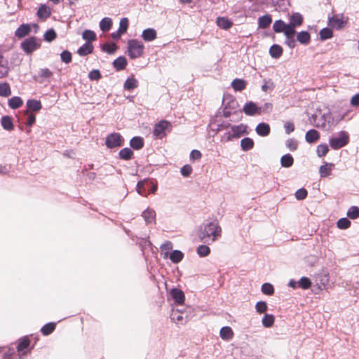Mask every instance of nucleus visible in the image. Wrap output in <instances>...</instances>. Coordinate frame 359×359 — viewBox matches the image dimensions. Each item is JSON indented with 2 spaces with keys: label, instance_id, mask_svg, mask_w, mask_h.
<instances>
[{
  "label": "nucleus",
  "instance_id": "obj_20",
  "mask_svg": "<svg viewBox=\"0 0 359 359\" xmlns=\"http://www.w3.org/2000/svg\"><path fill=\"white\" fill-rule=\"evenodd\" d=\"M303 22V17L299 13H292L290 18L289 25L293 27H298Z\"/></svg>",
  "mask_w": 359,
  "mask_h": 359
},
{
  "label": "nucleus",
  "instance_id": "obj_16",
  "mask_svg": "<svg viewBox=\"0 0 359 359\" xmlns=\"http://www.w3.org/2000/svg\"><path fill=\"white\" fill-rule=\"evenodd\" d=\"M320 138L319 133L314 129L309 130L305 135V140L308 143H313L318 141Z\"/></svg>",
  "mask_w": 359,
  "mask_h": 359
},
{
  "label": "nucleus",
  "instance_id": "obj_46",
  "mask_svg": "<svg viewBox=\"0 0 359 359\" xmlns=\"http://www.w3.org/2000/svg\"><path fill=\"white\" fill-rule=\"evenodd\" d=\"M30 344V341L29 339L27 337H23L22 339H21L18 344V346H17V350L18 352H22L25 349H26L27 348L29 347Z\"/></svg>",
  "mask_w": 359,
  "mask_h": 359
},
{
  "label": "nucleus",
  "instance_id": "obj_41",
  "mask_svg": "<svg viewBox=\"0 0 359 359\" xmlns=\"http://www.w3.org/2000/svg\"><path fill=\"white\" fill-rule=\"evenodd\" d=\"M138 86V81L135 78H128L124 83V88L128 90H132Z\"/></svg>",
  "mask_w": 359,
  "mask_h": 359
},
{
  "label": "nucleus",
  "instance_id": "obj_37",
  "mask_svg": "<svg viewBox=\"0 0 359 359\" xmlns=\"http://www.w3.org/2000/svg\"><path fill=\"white\" fill-rule=\"evenodd\" d=\"M27 106L29 109L34 111H39L42 107L41 102L36 100H27Z\"/></svg>",
  "mask_w": 359,
  "mask_h": 359
},
{
  "label": "nucleus",
  "instance_id": "obj_26",
  "mask_svg": "<svg viewBox=\"0 0 359 359\" xmlns=\"http://www.w3.org/2000/svg\"><path fill=\"white\" fill-rule=\"evenodd\" d=\"M219 334L222 339L229 340L233 337V332L230 327L225 326L221 328Z\"/></svg>",
  "mask_w": 359,
  "mask_h": 359
},
{
  "label": "nucleus",
  "instance_id": "obj_43",
  "mask_svg": "<svg viewBox=\"0 0 359 359\" xmlns=\"http://www.w3.org/2000/svg\"><path fill=\"white\" fill-rule=\"evenodd\" d=\"M264 327H271L274 323V316L271 314H265L262 319Z\"/></svg>",
  "mask_w": 359,
  "mask_h": 359
},
{
  "label": "nucleus",
  "instance_id": "obj_39",
  "mask_svg": "<svg viewBox=\"0 0 359 359\" xmlns=\"http://www.w3.org/2000/svg\"><path fill=\"white\" fill-rule=\"evenodd\" d=\"M11 95V90L8 83H0V96L7 97Z\"/></svg>",
  "mask_w": 359,
  "mask_h": 359
},
{
  "label": "nucleus",
  "instance_id": "obj_28",
  "mask_svg": "<svg viewBox=\"0 0 359 359\" xmlns=\"http://www.w3.org/2000/svg\"><path fill=\"white\" fill-rule=\"evenodd\" d=\"M223 104L224 106L227 105L228 109H230L231 110L236 109L238 106L236 100L230 96H226L224 97Z\"/></svg>",
  "mask_w": 359,
  "mask_h": 359
},
{
  "label": "nucleus",
  "instance_id": "obj_45",
  "mask_svg": "<svg viewBox=\"0 0 359 359\" xmlns=\"http://www.w3.org/2000/svg\"><path fill=\"white\" fill-rule=\"evenodd\" d=\"M55 328V323H48L42 327L41 332L43 335L47 336L52 333L54 331Z\"/></svg>",
  "mask_w": 359,
  "mask_h": 359
},
{
  "label": "nucleus",
  "instance_id": "obj_63",
  "mask_svg": "<svg viewBox=\"0 0 359 359\" xmlns=\"http://www.w3.org/2000/svg\"><path fill=\"white\" fill-rule=\"evenodd\" d=\"M308 192L304 188L299 189L295 193V197L297 200H303L307 196Z\"/></svg>",
  "mask_w": 359,
  "mask_h": 359
},
{
  "label": "nucleus",
  "instance_id": "obj_5",
  "mask_svg": "<svg viewBox=\"0 0 359 359\" xmlns=\"http://www.w3.org/2000/svg\"><path fill=\"white\" fill-rule=\"evenodd\" d=\"M172 128L171 123L165 120H162L155 124L153 134L155 137L162 139L166 135L167 132H170Z\"/></svg>",
  "mask_w": 359,
  "mask_h": 359
},
{
  "label": "nucleus",
  "instance_id": "obj_10",
  "mask_svg": "<svg viewBox=\"0 0 359 359\" xmlns=\"http://www.w3.org/2000/svg\"><path fill=\"white\" fill-rule=\"evenodd\" d=\"M346 23L344 20L343 17H339L338 15H334L329 19V25L334 29H341Z\"/></svg>",
  "mask_w": 359,
  "mask_h": 359
},
{
  "label": "nucleus",
  "instance_id": "obj_64",
  "mask_svg": "<svg viewBox=\"0 0 359 359\" xmlns=\"http://www.w3.org/2000/svg\"><path fill=\"white\" fill-rule=\"evenodd\" d=\"M88 78L92 81H97L101 78V74L97 69H93L88 74Z\"/></svg>",
  "mask_w": 359,
  "mask_h": 359
},
{
  "label": "nucleus",
  "instance_id": "obj_25",
  "mask_svg": "<svg viewBox=\"0 0 359 359\" xmlns=\"http://www.w3.org/2000/svg\"><path fill=\"white\" fill-rule=\"evenodd\" d=\"M269 54L271 56V57L278 59L283 54V48L279 45L273 44V46H271L269 49Z\"/></svg>",
  "mask_w": 359,
  "mask_h": 359
},
{
  "label": "nucleus",
  "instance_id": "obj_62",
  "mask_svg": "<svg viewBox=\"0 0 359 359\" xmlns=\"http://www.w3.org/2000/svg\"><path fill=\"white\" fill-rule=\"evenodd\" d=\"M286 147L292 151H295L297 148V141L294 139H288L285 142Z\"/></svg>",
  "mask_w": 359,
  "mask_h": 359
},
{
  "label": "nucleus",
  "instance_id": "obj_42",
  "mask_svg": "<svg viewBox=\"0 0 359 359\" xmlns=\"http://www.w3.org/2000/svg\"><path fill=\"white\" fill-rule=\"evenodd\" d=\"M286 25L287 24L284 21L278 20L274 22L273 29L276 33L284 32Z\"/></svg>",
  "mask_w": 359,
  "mask_h": 359
},
{
  "label": "nucleus",
  "instance_id": "obj_55",
  "mask_svg": "<svg viewBox=\"0 0 359 359\" xmlns=\"http://www.w3.org/2000/svg\"><path fill=\"white\" fill-rule=\"evenodd\" d=\"M56 36L57 34L53 29L47 30L43 35L44 40L48 42L53 41L56 38Z\"/></svg>",
  "mask_w": 359,
  "mask_h": 359
},
{
  "label": "nucleus",
  "instance_id": "obj_48",
  "mask_svg": "<svg viewBox=\"0 0 359 359\" xmlns=\"http://www.w3.org/2000/svg\"><path fill=\"white\" fill-rule=\"evenodd\" d=\"M210 252V249L208 245H201L197 248V253L201 257L208 256Z\"/></svg>",
  "mask_w": 359,
  "mask_h": 359
},
{
  "label": "nucleus",
  "instance_id": "obj_15",
  "mask_svg": "<svg viewBox=\"0 0 359 359\" xmlns=\"http://www.w3.org/2000/svg\"><path fill=\"white\" fill-rule=\"evenodd\" d=\"M93 51V46L90 42H86L83 45H82L77 50V53L80 56H86Z\"/></svg>",
  "mask_w": 359,
  "mask_h": 359
},
{
  "label": "nucleus",
  "instance_id": "obj_33",
  "mask_svg": "<svg viewBox=\"0 0 359 359\" xmlns=\"http://www.w3.org/2000/svg\"><path fill=\"white\" fill-rule=\"evenodd\" d=\"M112 26V20L110 18H104L100 22V28L104 32H108Z\"/></svg>",
  "mask_w": 359,
  "mask_h": 359
},
{
  "label": "nucleus",
  "instance_id": "obj_31",
  "mask_svg": "<svg viewBox=\"0 0 359 359\" xmlns=\"http://www.w3.org/2000/svg\"><path fill=\"white\" fill-rule=\"evenodd\" d=\"M293 157L290 154L283 155L280 158V164L282 167L290 168L293 165Z\"/></svg>",
  "mask_w": 359,
  "mask_h": 359
},
{
  "label": "nucleus",
  "instance_id": "obj_59",
  "mask_svg": "<svg viewBox=\"0 0 359 359\" xmlns=\"http://www.w3.org/2000/svg\"><path fill=\"white\" fill-rule=\"evenodd\" d=\"M72 58V53L69 50H63L60 54L61 60L66 64L71 62Z\"/></svg>",
  "mask_w": 359,
  "mask_h": 359
},
{
  "label": "nucleus",
  "instance_id": "obj_29",
  "mask_svg": "<svg viewBox=\"0 0 359 359\" xmlns=\"http://www.w3.org/2000/svg\"><path fill=\"white\" fill-rule=\"evenodd\" d=\"M333 167V163H325V165H321L319 168L320 176L322 177H325L330 175Z\"/></svg>",
  "mask_w": 359,
  "mask_h": 359
},
{
  "label": "nucleus",
  "instance_id": "obj_51",
  "mask_svg": "<svg viewBox=\"0 0 359 359\" xmlns=\"http://www.w3.org/2000/svg\"><path fill=\"white\" fill-rule=\"evenodd\" d=\"M347 216L352 219H357L359 217V208L351 206L347 211Z\"/></svg>",
  "mask_w": 359,
  "mask_h": 359
},
{
  "label": "nucleus",
  "instance_id": "obj_8",
  "mask_svg": "<svg viewBox=\"0 0 359 359\" xmlns=\"http://www.w3.org/2000/svg\"><path fill=\"white\" fill-rule=\"evenodd\" d=\"M243 111L248 116L259 115V108L257 104L252 101L247 102L244 105Z\"/></svg>",
  "mask_w": 359,
  "mask_h": 359
},
{
  "label": "nucleus",
  "instance_id": "obj_32",
  "mask_svg": "<svg viewBox=\"0 0 359 359\" xmlns=\"http://www.w3.org/2000/svg\"><path fill=\"white\" fill-rule=\"evenodd\" d=\"M211 124L213 126H216L215 128H213V130L217 132L226 130H228L231 126V123L229 121H222V123H217L216 121L211 122Z\"/></svg>",
  "mask_w": 359,
  "mask_h": 359
},
{
  "label": "nucleus",
  "instance_id": "obj_56",
  "mask_svg": "<svg viewBox=\"0 0 359 359\" xmlns=\"http://www.w3.org/2000/svg\"><path fill=\"white\" fill-rule=\"evenodd\" d=\"M299 287L302 289H309L311 285V282L309 278L306 277H302L298 282Z\"/></svg>",
  "mask_w": 359,
  "mask_h": 359
},
{
  "label": "nucleus",
  "instance_id": "obj_35",
  "mask_svg": "<svg viewBox=\"0 0 359 359\" xmlns=\"http://www.w3.org/2000/svg\"><path fill=\"white\" fill-rule=\"evenodd\" d=\"M170 319L175 323L183 324L184 323L183 315L178 310L172 311L170 313Z\"/></svg>",
  "mask_w": 359,
  "mask_h": 359
},
{
  "label": "nucleus",
  "instance_id": "obj_23",
  "mask_svg": "<svg viewBox=\"0 0 359 359\" xmlns=\"http://www.w3.org/2000/svg\"><path fill=\"white\" fill-rule=\"evenodd\" d=\"M297 40L303 45H307L311 41V36L308 32L302 31L297 35Z\"/></svg>",
  "mask_w": 359,
  "mask_h": 359
},
{
  "label": "nucleus",
  "instance_id": "obj_52",
  "mask_svg": "<svg viewBox=\"0 0 359 359\" xmlns=\"http://www.w3.org/2000/svg\"><path fill=\"white\" fill-rule=\"evenodd\" d=\"M128 27V20L127 18H123L121 19L119 22V27L118 29V32L121 34L126 32Z\"/></svg>",
  "mask_w": 359,
  "mask_h": 359
},
{
  "label": "nucleus",
  "instance_id": "obj_22",
  "mask_svg": "<svg viewBox=\"0 0 359 359\" xmlns=\"http://www.w3.org/2000/svg\"><path fill=\"white\" fill-rule=\"evenodd\" d=\"M127 65V60L123 56L117 57L113 62V66L117 71L123 70Z\"/></svg>",
  "mask_w": 359,
  "mask_h": 359
},
{
  "label": "nucleus",
  "instance_id": "obj_49",
  "mask_svg": "<svg viewBox=\"0 0 359 359\" xmlns=\"http://www.w3.org/2000/svg\"><path fill=\"white\" fill-rule=\"evenodd\" d=\"M351 226V222L348 219L343 217L337 222V226L340 229H346Z\"/></svg>",
  "mask_w": 359,
  "mask_h": 359
},
{
  "label": "nucleus",
  "instance_id": "obj_4",
  "mask_svg": "<svg viewBox=\"0 0 359 359\" xmlns=\"http://www.w3.org/2000/svg\"><path fill=\"white\" fill-rule=\"evenodd\" d=\"M348 140V134L346 131H341L337 137L330 138L329 143L332 149L337 150L346 146Z\"/></svg>",
  "mask_w": 359,
  "mask_h": 359
},
{
  "label": "nucleus",
  "instance_id": "obj_38",
  "mask_svg": "<svg viewBox=\"0 0 359 359\" xmlns=\"http://www.w3.org/2000/svg\"><path fill=\"white\" fill-rule=\"evenodd\" d=\"M133 155V151L128 147L123 148L120 150L118 153L119 158L123 160H130Z\"/></svg>",
  "mask_w": 359,
  "mask_h": 359
},
{
  "label": "nucleus",
  "instance_id": "obj_14",
  "mask_svg": "<svg viewBox=\"0 0 359 359\" xmlns=\"http://www.w3.org/2000/svg\"><path fill=\"white\" fill-rule=\"evenodd\" d=\"M157 34L154 29L147 28L143 30L142 37L145 41H152L156 38Z\"/></svg>",
  "mask_w": 359,
  "mask_h": 359
},
{
  "label": "nucleus",
  "instance_id": "obj_24",
  "mask_svg": "<svg viewBox=\"0 0 359 359\" xmlns=\"http://www.w3.org/2000/svg\"><path fill=\"white\" fill-rule=\"evenodd\" d=\"M216 22L219 27L224 29H228L233 25V22L225 17H218Z\"/></svg>",
  "mask_w": 359,
  "mask_h": 359
},
{
  "label": "nucleus",
  "instance_id": "obj_44",
  "mask_svg": "<svg viewBox=\"0 0 359 359\" xmlns=\"http://www.w3.org/2000/svg\"><path fill=\"white\" fill-rule=\"evenodd\" d=\"M82 38L84 40L88 41L87 42L91 43L92 41H94L96 40V34L93 31L86 29L83 32Z\"/></svg>",
  "mask_w": 359,
  "mask_h": 359
},
{
  "label": "nucleus",
  "instance_id": "obj_21",
  "mask_svg": "<svg viewBox=\"0 0 359 359\" xmlns=\"http://www.w3.org/2000/svg\"><path fill=\"white\" fill-rule=\"evenodd\" d=\"M272 22V18L270 15H264L258 18L259 27L262 29L267 28Z\"/></svg>",
  "mask_w": 359,
  "mask_h": 359
},
{
  "label": "nucleus",
  "instance_id": "obj_36",
  "mask_svg": "<svg viewBox=\"0 0 359 359\" xmlns=\"http://www.w3.org/2000/svg\"><path fill=\"white\" fill-rule=\"evenodd\" d=\"M241 147L243 151H249L254 147V142L250 137H245L241 141Z\"/></svg>",
  "mask_w": 359,
  "mask_h": 359
},
{
  "label": "nucleus",
  "instance_id": "obj_2",
  "mask_svg": "<svg viewBox=\"0 0 359 359\" xmlns=\"http://www.w3.org/2000/svg\"><path fill=\"white\" fill-rule=\"evenodd\" d=\"M229 130L225 132L222 136V141L230 142L234 139L239 138L244 134H247V126L241 123L238 126H233L231 124Z\"/></svg>",
  "mask_w": 359,
  "mask_h": 359
},
{
  "label": "nucleus",
  "instance_id": "obj_19",
  "mask_svg": "<svg viewBox=\"0 0 359 359\" xmlns=\"http://www.w3.org/2000/svg\"><path fill=\"white\" fill-rule=\"evenodd\" d=\"M247 82L242 79H235L231 82V86L236 91H242L246 88Z\"/></svg>",
  "mask_w": 359,
  "mask_h": 359
},
{
  "label": "nucleus",
  "instance_id": "obj_3",
  "mask_svg": "<svg viewBox=\"0 0 359 359\" xmlns=\"http://www.w3.org/2000/svg\"><path fill=\"white\" fill-rule=\"evenodd\" d=\"M144 50V45L141 41L136 39L128 41V54L130 58L136 59L142 56Z\"/></svg>",
  "mask_w": 359,
  "mask_h": 359
},
{
  "label": "nucleus",
  "instance_id": "obj_60",
  "mask_svg": "<svg viewBox=\"0 0 359 359\" xmlns=\"http://www.w3.org/2000/svg\"><path fill=\"white\" fill-rule=\"evenodd\" d=\"M273 88H274V83L271 79H269V80L264 79V83L262 86V91L267 92L269 90H273Z\"/></svg>",
  "mask_w": 359,
  "mask_h": 359
},
{
  "label": "nucleus",
  "instance_id": "obj_30",
  "mask_svg": "<svg viewBox=\"0 0 359 359\" xmlns=\"http://www.w3.org/2000/svg\"><path fill=\"white\" fill-rule=\"evenodd\" d=\"M9 72L7 62L4 61V57L0 53V79L6 77Z\"/></svg>",
  "mask_w": 359,
  "mask_h": 359
},
{
  "label": "nucleus",
  "instance_id": "obj_6",
  "mask_svg": "<svg viewBox=\"0 0 359 359\" xmlns=\"http://www.w3.org/2000/svg\"><path fill=\"white\" fill-rule=\"evenodd\" d=\"M20 46L25 53L30 54L40 47V41L32 36L24 40Z\"/></svg>",
  "mask_w": 359,
  "mask_h": 359
},
{
  "label": "nucleus",
  "instance_id": "obj_61",
  "mask_svg": "<svg viewBox=\"0 0 359 359\" xmlns=\"http://www.w3.org/2000/svg\"><path fill=\"white\" fill-rule=\"evenodd\" d=\"M116 49L117 46L114 43L104 44L102 47V50L109 54H113Z\"/></svg>",
  "mask_w": 359,
  "mask_h": 359
},
{
  "label": "nucleus",
  "instance_id": "obj_58",
  "mask_svg": "<svg viewBox=\"0 0 359 359\" xmlns=\"http://www.w3.org/2000/svg\"><path fill=\"white\" fill-rule=\"evenodd\" d=\"M295 32H296L295 27H293L289 24H287L283 33L285 36V38H288V37H294Z\"/></svg>",
  "mask_w": 359,
  "mask_h": 359
},
{
  "label": "nucleus",
  "instance_id": "obj_47",
  "mask_svg": "<svg viewBox=\"0 0 359 359\" xmlns=\"http://www.w3.org/2000/svg\"><path fill=\"white\" fill-rule=\"evenodd\" d=\"M320 37L321 40H326L331 39L333 36L332 31L331 29L325 27L320 31Z\"/></svg>",
  "mask_w": 359,
  "mask_h": 359
},
{
  "label": "nucleus",
  "instance_id": "obj_11",
  "mask_svg": "<svg viewBox=\"0 0 359 359\" xmlns=\"http://www.w3.org/2000/svg\"><path fill=\"white\" fill-rule=\"evenodd\" d=\"M142 217L144 218L146 224H151L155 221L156 212L154 210L147 208L142 212Z\"/></svg>",
  "mask_w": 359,
  "mask_h": 359
},
{
  "label": "nucleus",
  "instance_id": "obj_7",
  "mask_svg": "<svg viewBox=\"0 0 359 359\" xmlns=\"http://www.w3.org/2000/svg\"><path fill=\"white\" fill-rule=\"evenodd\" d=\"M123 137L118 133H113L108 135L106 137L105 144L107 148L113 149L121 147L123 144Z\"/></svg>",
  "mask_w": 359,
  "mask_h": 359
},
{
  "label": "nucleus",
  "instance_id": "obj_17",
  "mask_svg": "<svg viewBox=\"0 0 359 359\" xmlns=\"http://www.w3.org/2000/svg\"><path fill=\"white\" fill-rule=\"evenodd\" d=\"M1 124L2 128L8 131L13 130V118L9 116H4L1 118Z\"/></svg>",
  "mask_w": 359,
  "mask_h": 359
},
{
  "label": "nucleus",
  "instance_id": "obj_9",
  "mask_svg": "<svg viewBox=\"0 0 359 359\" xmlns=\"http://www.w3.org/2000/svg\"><path fill=\"white\" fill-rule=\"evenodd\" d=\"M170 295L174 299L175 304L181 305L184 303L185 297L184 292L181 290L177 288L172 289L170 291Z\"/></svg>",
  "mask_w": 359,
  "mask_h": 359
},
{
  "label": "nucleus",
  "instance_id": "obj_1",
  "mask_svg": "<svg viewBox=\"0 0 359 359\" xmlns=\"http://www.w3.org/2000/svg\"><path fill=\"white\" fill-rule=\"evenodd\" d=\"M222 229L216 221L204 222L200 225L198 236L204 243L211 244L221 237Z\"/></svg>",
  "mask_w": 359,
  "mask_h": 359
},
{
  "label": "nucleus",
  "instance_id": "obj_40",
  "mask_svg": "<svg viewBox=\"0 0 359 359\" xmlns=\"http://www.w3.org/2000/svg\"><path fill=\"white\" fill-rule=\"evenodd\" d=\"M184 257V254L177 250H173L170 255V259L173 263L180 262Z\"/></svg>",
  "mask_w": 359,
  "mask_h": 359
},
{
  "label": "nucleus",
  "instance_id": "obj_27",
  "mask_svg": "<svg viewBox=\"0 0 359 359\" xmlns=\"http://www.w3.org/2000/svg\"><path fill=\"white\" fill-rule=\"evenodd\" d=\"M130 146L135 149L139 150L144 146V140L141 137H134L130 141Z\"/></svg>",
  "mask_w": 359,
  "mask_h": 359
},
{
  "label": "nucleus",
  "instance_id": "obj_18",
  "mask_svg": "<svg viewBox=\"0 0 359 359\" xmlns=\"http://www.w3.org/2000/svg\"><path fill=\"white\" fill-rule=\"evenodd\" d=\"M39 18L46 20L50 17L51 14L50 8L45 4L41 5L37 11Z\"/></svg>",
  "mask_w": 359,
  "mask_h": 359
},
{
  "label": "nucleus",
  "instance_id": "obj_53",
  "mask_svg": "<svg viewBox=\"0 0 359 359\" xmlns=\"http://www.w3.org/2000/svg\"><path fill=\"white\" fill-rule=\"evenodd\" d=\"M255 309H256V311L259 314L266 312L268 309V306H267L266 302H264V301H259V302H257V304L255 305Z\"/></svg>",
  "mask_w": 359,
  "mask_h": 359
},
{
  "label": "nucleus",
  "instance_id": "obj_34",
  "mask_svg": "<svg viewBox=\"0 0 359 359\" xmlns=\"http://www.w3.org/2000/svg\"><path fill=\"white\" fill-rule=\"evenodd\" d=\"M8 104L11 109H15L20 107L23 102L20 97L14 96L8 100Z\"/></svg>",
  "mask_w": 359,
  "mask_h": 359
},
{
  "label": "nucleus",
  "instance_id": "obj_50",
  "mask_svg": "<svg viewBox=\"0 0 359 359\" xmlns=\"http://www.w3.org/2000/svg\"><path fill=\"white\" fill-rule=\"evenodd\" d=\"M261 290L263 294L266 295H271L274 293V288L273 286L271 283H264L262 285Z\"/></svg>",
  "mask_w": 359,
  "mask_h": 359
},
{
  "label": "nucleus",
  "instance_id": "obj_13",
  "mask_svg": "<svg viewBox=\"0 0 359 359\" xmlns=\"http://www.w3.org/2000/svg\"><path fill=\"white\" fill-rule=\"evenodd\" d=\"M255 130L259 136L264 137L270 133L271 129L268 123H260L257 126Z\"/></svg>",
  "mask_w": 359,
  "mask_h": 359
},
{
  "label": "nucleus",
  "instance_id": "obj_54",
  "mask_svg": "<svg viewBox=\"0 0 359 359\" xmlns=\"http://www.w3.org/2000/svg\"><path fill=\"white\" fill-rule=\"evenodd\" d=\"M328 146L326 144H320L317 147V154L319 157H323L328 152Z\"/></svg>",
  "mask_w": 359,
  "mask_h": 359
},
{
  "label": "nucleus",
  "instance_id": "obj_57",
  "mask_svg": "<svg viewBox=\"0 0 359 359\" xmlns=\"http://www.w3.org/2000/svg\"><path fill=\"white\" fill-rule=\"evenodd\" d=\"M259 108V115L266 113H270L273 109V105L271 103L266 102L263 106L258 107Z\"/></svg>",
  "mask_w": 359,
  "mask_h": 359
},
{
  "label": "nucleus",
  "instance_id": "obj_12",
  "mask_svg": "<svg viewBox=\"0 0 359 359\" xmlns=\"http://www.w3.org/2000/svg\"><path fill=\"white\" fill-rule=\"evenodd\" d=\"M31 32V27L28 24L21 25L15 32L16 37L21 39L29 34Z\"/></svg>",
  "mask_w": 359,
  "mask_h": 359
}]
</instances>
